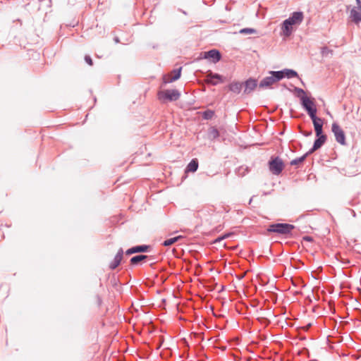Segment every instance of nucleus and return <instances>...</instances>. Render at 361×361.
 <instances>
[{
    "mask_svg": "<svg viewBox=\"0 0 361 361\" xmlns=\"http://www.w3.org/2000/svg\"><path fill=\"white\" fill-rule=\"evenodd\" d=\"M269 73L271 75L264 78L260 81L259 85L260 88L269 87L283 78V74L281 71H270Z\"/></svg>",
    "mask_w": 361,
    "mask_h": 361,
    "instance_id": "1",
    "label": "nucleus"
},
{
    "mask_svg": "<svg viewBox=\"0 0 361 361\" xmlns=\"http://www.w3.org/2000/svg\"><path fill=\"white\" fill-rule=\"evenodd\" d=\"M157 97L161 102L164 103L177 101L180 97V93L177 90H164L159 91Z\"/></svg>",
    "mask_w": 361,
    "mask_h": 361,
    "instance_id": "2",
    "label": "nucleus"
},
{
    "mask_svg": "<svg viewBox=\"0 0 361 361\" xmlns=\"http://www.w3.org/2000/svg\"><path fill=\"white\" fill-rule=\"evenodd\" d=\"M293 228L294 226L292 224L279 223L270 225L267 228V231L280 234H288L290 233Z\"/></svg>",
    "mask_w": 361,
    "mask_h": 361,
    "instance_id": "3",
    "label": "nucleus"
},
{
    "mask_svg": "<svg viewBox=\"0 0 361 361\" xmlns=\"http://www.w3.org/2000/svg\"><path fill=\"white\" fill-rule=\"evenodd\" d=\"M300 100L302 107L306 110L310 117H314L317 114V108L313 100L306 96H302Z\"/></svg>",
    "mask_w": 361,
    "mask_h": 361,
    "instance_id": "4",
    "label": "nucleus"
},
{
    "mask_svg": "<svg viewBox=\"0 0 361 361\" xmlns=\"http://www.w3.org/2000/svg\"><path fill=\"white\" fill-rule=\"evenodd\" d=\"M284 168V164L283 161L279 157H275L271 159L269 161V171L274 175H279Z\"/></svg>",
    "mask_w": 361,
    "mask_h": 361,
    "instance_id": "5",
    "label": "nucleus"
},
{
    "mask_svg": "<svg viewBox=\"0 0 361 361\" xmlns=\"http://www.w3.org/2000/svg\"><path fill=\"white\" fill-rule=\"evenodd\" d=\"M336 140L342 145H345V135L343 129L336 123H333L331 127Z\"/></svg>",
    "mask_w": 361,
    "mask_h": 361,
    "instance_id": "6",
    "label": "nucleus"
},
{
    "mask_svg": "<svg viewBox=\"0 0 361 361\" xmlns=\"http://www.w3.org/2000/svg\"><path fill=\"white\" fill-rule=\"evenodd\" d=\"M201 59L211 60L212 62L216 63L221 60V53L216 49H212L208 51L202 52L200 54Z\"/></svg>",
    "mask_w": 361,
    "mask_h": 361,
    "instance_id": "7",
    "label": "nucleus"
},
{
    "mask_svg": "<svg viewBox=\"0 0 361 361\" xmlns=\"http://www.w3.org/2000/svg\"><path fill=\"white\" fill-rule=\"evenodd\" d=\"M355 1L357 6L351 9L350 17L354 23H359L361 21V0Z\"/></svg>",
    "mask_w": 361,
    "mask_h": 361,
    "instance_id": "8",
    "label": "nucleus"
},
{
    "mask_svg": "<svg viewBox=\"0 0 361 361\" xmlns=\"http://www.w3.org/2000/svg\"><path fill=\"white\" fill-rule=\"evenodd\" d=\"M181 69L182 68L174 69L169 75H165L164 77V83L172 82L179 79L181 75Z\"/></svg>",
    "mask_w": 361,
    "mask_h": 361,
    "instance_id": "9",
    "label": "nucleus"
},
{
    "mask_svg": "<svg viewBox=\"0 0 361 361\" xmlns=\"http://www.w3.org/2000/svg\"><path fill=\"white\" fill-rule=\"evenodd\" d=\"M317 139L314 140L313 147L308 151V154H312L314 151L319 149L326 142V135L322 134L319 136H317Z\"/></svg>",
    "mask_w": 361,
    "mask_h": 361,
    "instance_id": "10",
    "label": "nucleus"
},
{
    "mask_svg": "<svg viewBox=\"0 0 361 361\" xmlns=\"http://www.w3.org/2000/svg\"><path fill=\"white\" fill-rule=\"evenodd\" d=\"M310 118L312 121L314 127L316 135L319 136L320 135H322L323 121L321 118L317 117L316 115L314 116V117Z\"/></svg>",
    "mask_w": 361,
    "mask_h": 361,
    "instance_id": "11",
    "label": "nucleus"
},
{
    "mask_svg": "<svg viewBox=\"0 0 361 361\" xmlns=\"http://www.w3.org/2000/svg\"><path fill=\"white\" fill-rule=\"evenodd\" d=\"M303 20V13L302 11L293 12L289 18L284 20L282 23H301Z\"/></svg>",
    "mask_w": 361,
    "mask_h": 361,
    "instance_id": "12",
    "label": "nucleus"
},
{
    "mask_svg": "<svg viewBox=\"0 0 361 361\" xmlns=\"http://www.w3.org/2000/svg\"><path fill=\"white\" fill-rule=\"evenodd\" d=\"M219 81H222V76L218 73H213L209 72L207 75L206 82L212 84V85H216Z\"/></svg>",
    "mask_w": 361,
    "mask_h": 361,
    "instance_id": "13",
    "label": "nucleus"
},
{
    "mask_svg": "<svg viewBox=\"0 0 361 361\" xmlns=\"http://www.w3.org/2000/svg\"><path fill=\"white\" fill-rule=\"evenodd\" d=\"M123 256V250L122 248H120L118 250L117 254L116 255L114 260L110 263L109 268L112 270L115 269L121 262Z\"/></svg>",
    "mask_w": 361,
    "mask_h": 361,
    "instance_id": "14",
    "label": "nucleus"
},
{
    "mask_svg": "<svg viewBox=\"0 0 361 361\" xmlns=\"http://www.w3.org/2000/svg\"><path fill=\"white\" fill-rule=\"evenodd\" d=\"M220 136L219 130L215 126H211L208 128L207 133V139L214 141Z\"/></svg>",
    "mask_w": 361,
    "mask_h": 361,
    "instance_id": "15",
    "label": "nucleus"
},
{
    "mask_svg": "<svg viewBox=\"0 0 361 361\" xmlns=\"http://www.w3.org/2000/svg\"><path fill=\"white\" fill-rule=\"evenodd\" d=\"M257 85V80L255 79L250 78L249 80H246L245 82L244 92L245 94L250 93L255 89Z\"/></svg>",
    "mask_w": 361,
    "mask_h": 361,
    "instance_id": "16",
    "label": "nucleus"
},
{
    "mask_svg": "<svg viewBox=\"0 0 361 361\" xmlns=\"http://www.w3.org/2000/svg\"><path fill=\"white\" fill-rule=\"evenodd\" d=\"M295 24H282L281 35L284 37H289L295 29L293 26Z\"/></svg>",
    "mask_w": 361,
    "mask_h": 361,
    "instance_id": "17",
    "label": "nucleus"
},
{
    "mask_svg": "<svg viewBox=\"0 0 361 361\" xmlns=\"http://www.w3.org/2000/svg\"><path fill=\"white\" fill-rule=\"evenodd\" d=\"M198 161L197 159H192L190 162L188 164L185 169V173L188 172H195L198 169Z\"/></svg>",
    "mask_w": 361,
    "mask_h": 361,
    "instance_id": "18",
    "label": "nucleus"
},
{
    "mask_svg": "<svg viewBox=\"0 0 361 361\" xmlns=\"http://www.w3.org/2000/svg\"><path fill=\"white\" fill-rule=\"evenodd\" d=\"M243 84L238 82H233L229 85V90L235 93L239 94L242 90Z\"/></svg>",
    "mask_w": 361,
    "mask_h": 361,
    "instance_id": "19",
    "label": "nucleus"
},
{
    "mask_svg": "<svg viewBox=\"0 0 361 361\" xmlns=\"http://www.w3.org/2000/svg\"><path fill=\"white\" fill-rule=\"evenodd\" d=\"M147 258H149V257L147 255H137V256L133 257L130 259V264L132 265H135V264H137L139 262H142L143 260H145Z\"/></svg>",
    "mask_w": 361,
    "mask_h": 361,
    "instance_id": "20",
    "label": "nucleus"
},
{
    "mask_svg": "<svg viewBox=\"0 0 361 361\" xmlns=\"http://www.w3.org/2000/svg\"><path fill=\"white\" fill-rule=\"evenodd\" d=\"M310 154H308V152H307L303 156L296 158L295 159H293L290 163V165L297 166V165L302 164Z\"/></svg>",
    "mask_w": 361,
    "mask_h": 361,
    "instance_id": "21",
    "label": "nucleus"
},
{
    "mask_svg": "<svg viewBox=\"0 0 361 361\" xmlns=\"http://www.w3.org/2000/svg\"><path fill=\"white\" fill-rule=\"evenodd\" d=\"M181 238H183V236L178 235V236H176L174 238L167 239L162 243V245H164L165 247L170 246V245H173V243H176L177 241H178V240H180Z\"/></svg>",
    "mask_w": 361,
    "mask_h": 361,
    "instance_id": "22",
    "label": "nucleus"
},
{
    "mask_svg": "<svg viewBox=\"0 0 361 361\" xmlns=\"http://www.w3.org/2000/svg\"><path fill=\"white\" fill-rule=\"evenodd\" d=\"M283 72V78L287 77L288 78H291L294 77H298V73L296 71L291 69H284L283 71H281Z\"/></svg>",
    "mask_w": 361,
    "mask_h": 361,
    "instance_id": "23",
    "label": "nucleus"
},
{
    "mask_svg": "<svg viewBox=\"0 0 361 361\" xmlns=\"http://www.w3.org/2000/svg\"><path fill=\"white\" fill-rule=\"evenodd\" d=\"M250 171V169L248 166H241L237 169V174L238 176L243 177L245 176L248 172Z\"/></svg>",
    "mask_w": 361,
    "mask_h": 361,
    "instance_id": "24",
    "label": "nucleus"
},
{
    "mask_svg": "<svg viewBox=\"0 0 361 361\" xmlns=\"http://www.w3.org/2000/svg\"><path fill=\"white\" fill-rule=\"evenodd\" d=\"M134 247H135V253H138V252H148V250L150 248V246L146 245H142L134 246Z\"/></svg>",
    "mask_w": 361,
    "mask_h": 361,
    "instance_id": "25",
    "label": "nucleus"
},
{
    "mask_svg": "<svg viewBox=\"0 0 361 361\" xmlns=\"http://www.w3.org/2000/svg\"><path fill=\"white\" fill-rule=\"evenodd\" d=\"M257 30L253 28H243L240 30L239 33L243 35H252L257 34Z\"/></svg>",
    "mask_w": 361,
    "mask_h": 361,
    "instance_id": "26",
    "label": "nucleus"
},
{
    "mask_svg": "<svg viewBox=\"0 0 361 361\" xmlns=\"http://www.w3.org/2000/svg\"><path fill=\"white\" fill-rule=\"evenodd\" d=\"M214 115V111L212 110H207L202 113V117L204 119L209 120L212 119Z\"/></svg>",
    "mask_w": 361,
    "mask_h": 361,
    "instance_id": "27",
    "label": "nucleus"
},
{
    "mask_svg": "<svg viewBox=\"0 0 361 361\" xmlns=\"http://www.w3.org/2000/svg\"><path fill=\"white\" fill-rule=\"evenodd\" d=\"M321 53L323 56H327L329 54H332V50L326 47H324L322 48Z\"/></svg>",
    "mask_w": 361,
    "mask_h": 361,
    "instance_id": "28",
    "label": "nucleus"
},
{
    "mask_svg": "<svg viewBox=\"0 0 361 361\" xmlns=\"http://www.w3.org/2000/svg\"><path fill=\"white\" fill-rule=\"evenodd\" d=\"M85 60L86 61L87 63H88L90 66H92L93 64V62H92V60L91 59V57L88 55H86L85 56Z\"/></svg>",
    "mask_w": 361,
    "mask_h": 361,
    "instance_id": "29",
    "label": "nucleus"
},
{
    "mask_svg": "<svg viewBox=\"0 0 361 361\" xmlns=\"http://www.w3.org/2000/svg\"><path fill=\"white\" fill-rule=\"evenodd\" d=\"M134 253H135V247H134L127 250L126 252V254L127 255H132V254H134Z\"/></svg>",
    "mask_w": 361,
    "mask_h": 361,
    "instance_id": "30",
    "label": "nucleus"
},
{
    "mask_svg": "<svg viewBox=\"0 0 361 361\" xmlns=\"http://www.w3.org/2000/svg\"><path fill=\"white\" fill-rule=\"evenodd\" d=\"M229 235H230V234H226V235H223L221 237H219L214 242L215 243L220 242L221 240L226 238Z\"/></svg>",
    "mask_w": 361,
    "mask_h": 361,
    "instance_id": "31",
    "label": "nucleus"
},
{
    "mask_svg": "<svg viewBox=\"0 0 361 361\" xmlns=\"http://www.w3.org/2000/svg\"><path fill=\"white\" fill-rule=\"evenodd\" d=\"M295 90H296L298 93H301V94H305V91H304L302 89H301V88H295Z\"/></svg>",
    "mask_w": 361,
    "mask_h": 361,
    "instance_id": "32",
    "label": "nucleus"
},
{
    "mask_svg": "<svg viewBox=\"0 0 361 361\" xmlns=\"http://www.w3.org/2000/svg\"><path fill=\"white\" fill-rule=\"evenodd\" d=\"M311 134H312V132H311V131H309V132H305V133H303V135H304L305 136H310Z\"/></svg>",
    "mask_w": 361,
    "mask_h": 361,
    "instance_id": "33",
    "label": "nucleus"
},
{
    "mask_svg": "<svg viewBox=\"0 0 361 361\" xmlns=\"http://www.w3.org/2000/svg\"><path fill=\"white\" fill-rule=\"evenodd\" d=\"M305 239H307V240H310V237H307V238H305Z\"/></svg>",
    "mask_w": 361,
    "mask_h": 361,
    "instance_id": "34",
    "label": "nucleus"
},
{
    "mask_svg": "<svg viewBox=\"0 0 361 361\" xmlns=\"http://www.w3.org/2000/svg\"><path fill=\"white\" fill-rule=\"evenodd\" d=\"M115 41H116V42H118V38H117V37H116V38H115Z\"/></svg>",
    "mask_w": 361,
    "mask_h": 361,
    "instance_id": "35",
    "label": "nucleus"
},
{
    "mask_svg": "<svg viewBox=\"0 0 361 361\" xmlns=\"http://www.w3.org/2000/svg\"><path fill=\"white\" fill-rule=\"evenodd\" d=\"M220 23H226V22L224 21V20H220Z\"/></svg>",
    "mask_w": 361,
    "mask_h": 361,
    "instance_id": "36",
    "label": "nucleus"
},
{
    "mask_svg": "<svg viewBox=\"0 0 361 361\" xmlns=\"http://www.w3.org/2000/svg\"><path fill=\"white\" fill-rule=\"evenodd\" d=\"M252 200V198H251V199L250 200V202H249L250 204L251 203Z\"/></svg>",
    "mask_w": 361,
    "mask_h": 361,
    "instance_id": "37",
    "label": "nucleus"
}]
</instances>
